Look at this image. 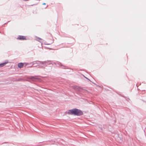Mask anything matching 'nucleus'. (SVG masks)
Segmentation results:
<instances>
[{
  "label": "nucleus",
  "instance_id": "nucleus-1",
  "mask_svg": "<svg viewBox=\"0 0 146 146\" xmlns=\"http://www.w3.org/2000/svg\"><path fill=\"white\" fill-rule=\"evenodd\" d=\"M68 113L70 114H73L77 115H81L83 114L81 111L77 109H74L68 111Z\"/></svg>",
  "mask_w": 146,
  "mask_h": 146
},
{
  "label": "nucleus",
  "instance_id": "nucleus-2",
  "mask_svg": "<svg viewBox=\"0 0 146 146\" xmlns=\"http://www.w3.org/2000/svg\"><path fill=\"white\" fill-rule=\"evenodd\" d=\"M17 39L18 40H26V38L25 36H19Z\"/></svg>",
  "mask_w": 146,
  "mask_h": 146
},
{
  "label": "nucleus",
  "instance_id": "nucleus-3",
  "mask_svg": "<svg viewBox=\"0 0 146 146\" xmlns=\"http://www.w3.org/2000/svg\"><path fill=\"white\" fill-rule=\"evenodd\" d=\"M23 66V63H20L18 64V67L20 68H22Z\"/></svg>",
  "mask_w": 146,
  "mask_h": 146
},
{
  "label": "nucleus",
  "instance_id": "nucleus-4",
  "mask_svg": "<svg viewBox=\"0 0 146 146\" xmlns=\"http://www.w3.org/2000/svg\"><path fill=\"white\" fill-rule=\"evenodd\" d=\"M6 64V63H4L0 64V67H2L4 66Z\"/></svg>",
  "mask_w": 146,
  "mask_h": 146
},
{
  "label": "nucleus",
  "instance_id": "nucleus-5",
  "mask_svg": "<svg viewBox=\"0 0 146 146\" xmlns=\"http://www.w3.org/2000/svg\"><path fill=\"white\" fill-rule=\"evenodd\" d=\"M24 65H25V66H27V65H28L29 64L27 63H23Z\"/></svg>",
  "mask_w": 146,
  "mask_h": 146
}]
</instances>
